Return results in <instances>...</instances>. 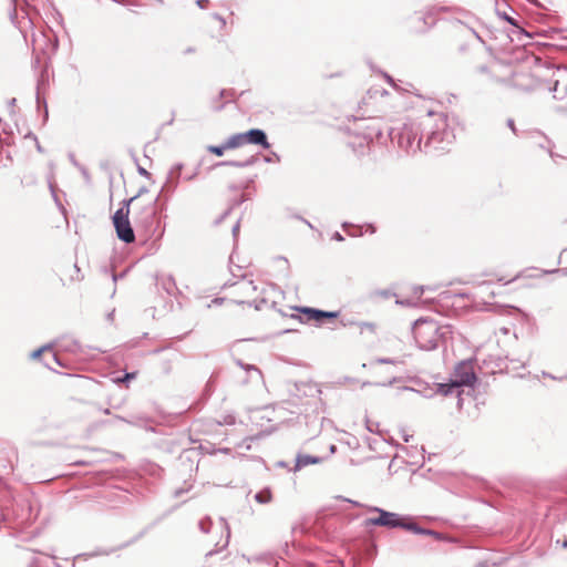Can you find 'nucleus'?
I'll return each instance as SVG.
<instances>
[{"mask_svg": "<svg viewBox=\"0 0 567 567\" xmlns=\"http://www.w3.org/2000/svg\"><path fill=\"white\" fill-rule=\"evenodd\" d=\"M239 227H240L239 221H237V223L234 225L233 230H231V231H233L234 237H237L238 231H239Z\"/></svg>", "mask_w": 567, "mask_h": 567, "instance_id": "e433bc0d", "label": "nucleus"}, {"mask_svg": "<svg viewBox=\"0 0 567 567\" xmlns=\"http://www.w3.org/2000/svg\"><path fill=\"white\" fill-rule=\"evenodd\" d=\"M196 175H197V172H195V173H193V174H189V175L185 176V179H186V181H193V179L196 177Z\"/></svg>", "mask_w": 567, "mask_h": 567, "instance_id": "a18cd8bd", "label": "nucleus"}, {"mask_svg": "<svg viewBox=\"0 0 567 567\" xmlns=\"http://www.w3.org/2000/svg\"><path fill=\"white\" fill-rule=\"evenodd\" d=\"M245 144V133L234 134L226 141V147H228L229 150L240 147Z\"/></svg>", "mask_w": 567, "mask_h": 567, "instance_id": "412c9836", "label": "nucleus"}, {"mask_svg": "<svg viewBox=\"0 0 567 567\" xmlns=\"http://www.w3.org/2000/svg\"><path fill=\"white\" fill-rule=\"evenodd\" d=\"M558 264L567 265V248L563 249V251L560 252ZM549 274H561L564 276H567V267L556 268V269H551V270H542L540 274L538 275V277L544 276V275H549Z\"/></svg>", "mask_w": 567, "mask_h": 567, "instance_id": "a211bd4d", "label": "nucleus"}, {"mask_svg": "<svg viewBox=\"0 0 567 567\" xmlns=\"http://www.w3.org/2000/svg\"><path fill=\"white\" fill-rule=\"evenodd\" d=\"M49 187H50L52 195L55 197L54 185L50 178H49Z\"/></svg>", "mask_w": 567, "mask_h": 567, "instance_id": "37998d69", "label": "nucleus"}, {"mask_svg": "<svg viewBox=\"0 0 567 567\" xmlns=\"http://www.w3.org/2000/svg\"><path fill=\"white\" fill-rule=\"evenodd\" d=\"M230 210H231V208L227 209V210L221 215V217L217 220V224H218V223H220L224 218H226V217L229 215Z\"/></svg>", "mask_w": 567, "mask_h": 567, "instance_id": "a19ab883", "label": "nucleus"}, {"mask_svg": "<svg viewBox=\"0 0 567 567\" xmlns=\"http://www.w3.org/2000/svg\"><path fill=\"white\" fill-rule=\"evenodd\" d=\"M307 318L308 321H323V310L303 307L299 309Z\"/></svg>", "mask_w": 567, "mask_h": 567, "instance_id": "dca6fc26", "label": "nucleus"}, {"mask_svg": "<svg viewBox=\"0 0 567 567\" xmlns=\"http://www.w3.org/2000/svg\"><path fill=\"white\" fill-rule=\"evenodd\" d=\"M272 498V495H271V491L270 488L266 487L261 491H259L256 495H255V499L256 502L260 503V504H268Z\"/></svg>", "mask_w": 567, "mask_h": 567, "instance_id": "4be33fe9", "label": "nucleus"}, {"mask_svg": "<svg viewBox=\"0 0 567 567\" xmlns=\"http://www.w3.org/2000/svg\"><path fill=\"white\" fill-rule=\"evenodd\" d=\"M113 315H114V312L112 311L111 313H109L107 318H109V319H112V318H113Z\"/></svg>", "mask_w": 567, "mask_h": 567, "instance_id": "680f3d73", "label": "nucleus"}, {"mask_svg": "<svg viewBox=\"0 0 567 567\" xmlns=\"http://www.w3.org/2000/svg\"><path fill=\"white\" fill-rule=\"evenodd\" d=\"M456 21L460 24H462V25H464L466 28V32L468 33L471 39L475 40L478 43L484 44V40L481 38L478 32L475 30V27H474V23H473L474 22V18L473 17H471L468 14H465L464 19H457Z\"/></svg>", "mask_w": 567, "mask_h": 567, "instance_id": "ddd939ff", "label": "nucleus"}, {"mask_svg": "<svg viewBox=\"0 0 567 567\" xmlns=\"http://www.w3.org/2000/svg\"><path fill=\"white\" fill-rule=\"evenodd\" d=\"M424 291V287L423 286H419V287H415L414 288V295L415 297L419 299L421 298L422 293Z\"/></svg>", "mask_w": 567, "mask_h": 567, "instance_id": "473e14b6", "label": "nucleus"}, {"mask_svg": "<svg viewBox=\"0 0 567 567\" xmlns=\"http://www.w3.org/2000/svg\"><path fill=\"white\" fill-rule=\"evenodd\" d=\"M223 105L215 106V110L219 111L221 110Z\"/></svg>", "mask_w": 567, "mask_h": 567, "instance_id": "0e129e2a", "label": "nucleus"}, {"mask_svg": "<svg viewBox=\"0 0 567 567\" xmlns=\"http://www.w3.org/2000/svg\"><path fill=\"white\" fill-rule=\"evenodd\" d=\"M403 529L412 532L414 534H419V535L432 536L436 539L442 538L440 533H437L433 529H427V528H423V527L419 526L416 523L412 522V519L410 517H408V519L405 520V525H404Z\"/></svg>", "mask_w": 567, "mask_h": 567, "instance_id": "f8f14e48", "label": "nucleus"}, {"mask_svg": "<svg viewBox=\"0 0 567 567\" xmlns=\"http://www.w3.org/2000/svg\"><path fill=\"white\" fill-rule=\"evenodd\" d=\"M507 126H508V127H509L514 133H516V127H515L514 120L508 118V120H507Z\"/></svg>", "mask_w": 567, "mask_h": 567, "instance_id": "c9c22d12", "label": "nucleus"}, {"mask_svg": "<svg viewBox=\"0 0 567 567\" xmlns=\"http://www.w3.org/2000/svg\"><path fill=\"white\" fill-rule=\"evenodd\" d=\"M214 18L217 19L218 22H220L223 25H225L226 21L221 16L216 13V14H214Z\"/></svg>", "mask_w": 567, "mask_h": 567, "instance_id": "58836bf2", "label": "nucleus"}, {"mask_svg": "<svg viewBox=\"0 0 567 567\" xmlns=\"http://www.w3.org/2000/svg\"><path fill=\"white\" fill-rule=\"evenodd\" d=\"M225 94H226V91H225V90H221V91L219 92V97H220V99H223V97L225 96Z\"/></svg>", "mask_w": 567, "mask_h": 567, "instance_id": "4d7b16f0", "label": "nucleus"}, {"mask_svg": "<svg viewBox=\"0 0 567 567\" xmlns=\"http://www.w3.org/2000/svg\"><path fill=\"white\" fill-rule=\"evenodd\" d=\"M225 287L235 288L233 295L239 297L238 299H236L237 303H248L249 306H254L255 309L257 310H260L262 308L261 306L266 303V300L264 298L260 299L259 301L246 300V298H250L254 295H256L258 288L252 280H246L244 275L241 276V279L239 281L226 282Z\"/></svg>", "mask_w": 567, "mask_h": 567, "instance_id": "423d86ee", "label": "nucleus"}, {"mask_svg": "<svg viewBox=\"0 0 567 567\" xmlns=\"http://www.w3.org/2000/svg\"><path fill=\"white\" fill-rule=\"evenodd\" d=\"M37 148H38L39 152H42V147L40 146L39 143H37Z\"/></svg>", "mask_w": 567, "mask_h": 567, "instance_id": "052dcab7", "label": "nucleus"}, {"mask_svg": "<svg viewBox=\"0 0 567 567\" xmlns=\"http://www.w3.org/2000/svg\"><path fill=\"white\" fill-rule=\"evenodd\" d=\"M113 280L116 281L117 280V276L116 275H113Z\"/></svg>", "mask_w": 567, "mask_h": 567, "instance_id": "338daca9", "label": "nucleus"}, {"mask_svg": "<svg viewBox=\"0 0 567 567\" xmlns=\"http://www.w3.org/2000/svg\"><path fill=\"white\" fill-rule=\"evenodd\" d=\"M322 462L321 457L312 456V455H306V454H298L296 457V465L295 471H298L307 465L310 464H319Z\"/></svg>", "mask_w": 567, "mask_h": 567, "instance_id": "2eb2a0df", "label": "nucleus"}, {"mask_svg": "<svg viewBox=\"0 0 567 567\" xmlns=\"http://www.w3.org/2000/svg\"><path fill=\"white\" fill-rule=\"evenodd\" d=\"M137 199V196H133L130 199H124L122 206L114 213L112 220L116 231V236L120 240L125 244L134 243L135 234L131 226L128 215L130 205Z\"/></svg>", "mask_w": 567, "mask_h": 567, "instance_id": "20e7f679", "label": "nucleus"}, {"mask_svg": "<svg viewBox=\"0 0 567 567\" xmlns=\"http://www.w3.org/2000/svg\"><path fill=\"white\" fill-rule=\"evenodd\" d=\"M369 512L378 513L377 517H369L364 520V527L382 526L386 528H404L406 516H402L398 513L388 512L381 507L371 506L368 508Z\"/></svg>", "mask_w": 567, "mask_h": 567, "instance_id": "39448f33", "label": "nucleus"}, {"mask_svg": "<svg viewBox=\"0 0 567 567\" xmlns=\"http://www.w3.org/2000/svg\"><path fill=\"white\" fill-rule=\"evenodd\" d=\"M158 285L162 287L163 290H165L168 295H174L175 291L177 290V287H176V282H175V279L173 278V276L168 275V276H163L159 280H158Z\"/></svg>", "mask_w": 567, "mask_h": 567, "instance_id": "f3484780", "label": "nucleus"}, {"mask_svg": "<svg viewBox=\"0 0 567 567\" xmlns=\"http://www.w3.org/2000/svg\"><path fill=\"white\" fill-rule=\"evenodd\" d=\"M218 550H209L207 554H206V557H209V556H213L214 554H216Z\"/></svg>", "mask_w": 567, "mask_h": 567, "instance_id": "5fc2aeb1", "label": "nucleus"}, {"mask_svg": "<svg viewBox=\"0 0 567 567\" xmlns=\"http://www.w3.org/2000/svg\"><path fill=\"white\" fill-rule=\"evenodd\" d=\"M187 489L178 488L175 491L174 496L179 497L183 493H185Z\"/></svg>", "mask_w": 567, "mask_h": 567, "instance_id": "ea45409f", "label": "nucleus"}, {"mask_svg": "<svg viewBox=\"0 0 567 567\" xmlns=\"http://www.w3.org/2000/svg\"><path fill=\"white\" fill-rule=\"evenodd\" d=\"M158 197L145 206H143L134 216V221L137 226L145 229L148 238L158 240L164 234V228L161 226V220L157 216L156 202Z\"/></svg>", "mask_w": 567, "mask_h": 567, "instance_id": "7ed1b4c3", "label": "nucleus"}, {"mask_svg": "<svg viewBox=\"0 0 567 567\" xmlns=\"http://www.w3.org/2000/svg\"><path fill=\"white\" fill-rule=\"evenodd\" d=\"M138 173L142 176H146V177L150 176V173L145 168H143V167H138Z\"/></svg>", "mask_w": 567, "mask_h": 567, "instance_id": "4c0bfd02", "label": "nucleus"}, {"mask_svg": "<svg viewBox=\"0 0 567 567\" xmlns=\"http://www.w3.org/2000/svg\"><path fill=\"white\" fill-rule=\"evenodd\" d=\"M478 70H480V72L485 73V72H487V66L482 65L478 68Z\"/></svg>", "mask_w": 567, "mask_h": 567, "instance_id": "3c124183", "label": "nucleus"}, {"mask_svg": "<svg viewBox=\"0 0 567 567\" xmlns=\"http://www.w3.org/2000/svg\"><path fill=\"white\" fill-rule=\"evenodd\" d=\"M245 140L246 144L260 145L265 150H268L270 147L267 134L261 128H251L245 132Z\"/></svg>", "mask_w": 567, "mask_h": 567, "instance_id": "9d476101", "label": "nucleus"}, {"mask_svg": "<svg viewBox=\"0 0 567 567\" xmlns=\"http://www.w3.org/2000/svg\"><path fill=\"white\" fill-rule=\"evenodd\" d=\"M38 91H40V83L38 84ZM37 103H38L39 107H40L41 103H43L44 109H47V103L44 100L43 101L41 100L40 92L37 93ZM45 115H48V110H45Z\"/></svg>", "mask_w": 567, "mask_h": 567, "instance_id": "c756f323", "label": "nucleus"}, {"mask_svg": "<svg viewBox=\"0 0 567 567\" xmlns=\"http://www.w3.org/2000/svg\"><path fill=\"white\" fill-rule=\"evenodd\" d=\"M256 156H250L245 161H224L218 163V166H233V167H248L255 164Z\"/></svg>", "mask_w": 567, "mask_h": 567, "instance_id": "aec40b11", "label": "nucleus"}, {"mask_svg": "<svg viewBox=\"0 0 567 567\" xmlns=\"http://www.w3.org/2000/svg\"><path fill=\"white\" fill-rule=\"evenodd\" d=\"M196 3L200 9H205L207 8L209 0H197Z\"/></svg>", "mask_w": 567, "mask_h": 567, "instance_id": "72a5a7b5", "label": "nucleus"}, {"mask_svg": "<svg viewBox=\"0 0 567 567\" xmlns=\"http://www.w3.org/2000/svg\"><path fill=\"white\" fill-rule=\"evenodd\" d=\"M504 18H505V20H506V21H508L511 24L516 25V22H515V20H514L513 18H511V17H508V16H506V14L504 16Z\"/></svg>", "mask_w": 567, "mask_h": 567, "instance_id": "c03bdc74", "label": "nucleus"}, {"mask_svg": "<svg viewBox=\"0 0 567 567\" xmlns=\"http://www.w3.org/2000/svg\"><path fill=\"white\" fill-rule=\"evenodd\" d=\"M274 157H275L277 161H279V156H278L276 153H274Z\"/></svg>", "mask_w": 567, "mask_h": 567, "instance_id": "69168bd1", "label": "nucleus"}, {"mask_svg": "<svg viewBox=\"0 0 567 567\" xmlns=\"http://www.w3.org/2000/svg\"><path fill=\"white\" fill-rule=\"evenodd\" d=\"M425 137L423 133L420 137H417V133H413L412 130L404 128L400 133L399 144L402 148H404L409 154H414L417 151H422V141Z\"/></svg>", "mask_w": 567, "mask_h": 567, "instance_id": "6e6552de", "label": "nucleus"}, {"mask_svg": "<svg viewBox=\"0 0 567 567\" xmlns=\"http://www.w3.org/2000/svg\"><path fill=\"white\" fill-rule=\"evenodd\" d=\"M199 529L203 532V533H208L209 529L212 528L213 526V522H212V518L210 517H205L203 518L202 520H199Z\"/></svg>", "mask_w": 567, "mask_h": 567, "instance_id": "a878e982", "label": "nucleus"}, {"mask_svg": "<svg viewBox=\"0 0 567 567\" xmlns=\"http://www.w3.org/2000/svg\"><path fill=\"white\" fill-rule=\"evenodd\" d=\"M332 239L337 240V241H343L344 238L343 236L339 233V231H336L333 235H332Z\"/></svg>", "mask_w": 567, "mask_h": 567, "instance_id": "f704fd0d", "label": "nucleus"}, {"mask_svg": "<svg viewBox=\"0 0 567 567\" xmlns=\"http://www.w3.org/2000/svg\"><path fill=\"white\" fill-rule=\"evenodd\" d=\"M379 136H381V130L373 128L372 132H370L365 135V138L372 141L374 137H379Z\"/></svg>", "mask_w": 567, "mask_h": 567, "instance_id": "c85d7f7f", "label": "nucleus"}, {"mask_svg": "<svg viewBox=\"0 0 567 567\" xmlns=\"http://www.w3.org/2000/svg\"><path fill=\"white\" fill-rule=\"evenodd\" d=\"M338 317V312L336 311H324L323 310V320L324 319H334Z\"/></svg>", "mask_w": 567, "mask_h": 567, "instance_id": "7c9ffc66", "label": "nucleus"}, {"mask_svg": "<svg viewBox=\"0 0 567 567\" xmlns=\"http://www.w3.org/2000/svg\"><path fill=\"white\" fill-rule=\"evenodd\" d=\"M352 227L349 223H343L342 228L348 231V228Z\"/></svg>", "mask_w": 567, "mask_h": 567, "instance_id": "603ef678", "label": "nucleus"}, {"mask_svg": "<svg viewBox=\"0 0 567 567\" xmlns=\"http://www.w3.org/2000/svg\"><path fill=\"white\" fill-rule=\"evenodd\" d=\"M234 423H235V416H233V415L225 416L224 422H223V424H229V425L234 424ZM218 424H221V422H218Z\"/></svg>", "mask_w": 567, "mask_h": 567, "instance_id": "2f4dec72", "label": "nucleus"}, {"mask_svg": "<svg viewBox=\"0 0 567 567\" xmlns=\"http://www.w3.org/2000/svg\"><path fill=\"white\" fill-rule=\"evenodd\" d=\"M380 295H381L382 297H384V298H389V297L391 296L390 291H388V290H383V291H381V292H380Z\"/></svg>", "mask_w": 567, "mask_h": 567, "instance_id": "49530a36", "label": "nucleus"}, {"mask_svg": "<svg viewBox=\"0 0 567 567\" xmlns=\"http://www.w3.org/2000/svg\"><path fill=\"white\" fill-rule=\"evenodd\" d=\"M512 85L523 91H529L535 87V81L529 73H515L512 79Z\"/></svg>", "mask_w": 567, "mask_h": 567, "instance_id": "9b49d317", "label": "nucleus"}, {"mask_svg": "<svg viewBox=\"0 0 567 567\" xmlns=\"http://www.w3.org/2000/svg\"><path fill=\"white\" fill-rule=\"evenodd\" d=\"M386 79H388L389 82H392L391 76L386 75Z\"/></svg>", "mask_w": 567, "mask_h": 567, "instance_id": "774afa93", "label": "nucleus"}, {"mask_svg": "<svg viewBox=\"0 0 567 567\" xmlns=\"http://www.w3.org/2000/svg\"><path fill=\"white\" fill-rule=\"evenodd\" d=\"M183 169V164H175L168 172L166 181L162 186V193L172 194L178 186L181 174Z\"/></svg>", "mask_w": 567, "mask_h": 567, "instance_id": "1a4fd4ad", "label": "nucleus"}, {"mask_svg": "<svg viewBox=\"0 0 567 567\" xmlns=\"http://www.w3.org/2000/svg\"><path fill=\"white\" fill-rule=\"evenodd\" d=\"M226 150H229L226 147V142L221 145H210L207 147V151L216 156H223Z\"/></svg>", "mask_w": 567, "mask_h": 567, "instance_id": "b1692460", "label": "nucleus"}, {"mask_svg": "<svg viewBox=\"0 0 567 567\" xmlns=\"http://www.w3.org/2000/svg\"><path fill=\"white\" fill-rule=\"evenodd\" d=\"M424 142V152L445 151L456 138L458 122L455 116L442 112L427 111L421 122Z\"/></svg>", "mask_w": 567, "mask_h": 567, "instance_id": "f257e3e1", "label": "nucleus"}, {"mask_svg": "<svg viewBox=\"0 0 567 567\" xmlns=\"http://www.w3.org/2000/svg\"><path fill=\"white\" fill-rule=\"evenodd\" d=\"M367 429H368L370 432H372V431H373V425L368 424V425H367Z\"/></svg>", "mask_w": 567, "mask_h": 567, "instance_id": "13d9d810", "label": "nucleus"}, {"mask_svg": "<svg viewBox=\"0 0 567 567\" xmlns=\"http://www.w3.org/2000/svg\"><path fill=\"white\" fill-rule=\"evenodd\" d=\"M214 384H215V375L213 374L209 380L207 381L205 385V393L207 395H210L214 391Z\"/></svg>", "mask_w": 567, "mask_h": 567, "instance_id": "bb28decb", "label": "nucleus"}, {"mask_svg": "<svg viewBox=\"0 0 567 567\" xmlns=\"http://www.w3.org/2000/svg\"><path fill=\"white\" fill-rule=\"evenodd\" d=\"M561 547H563V548H567V539H564V540L561 542Z\"/></svg>", "mask_w": 567, "mask_h": 567, "instance_id": "6e6d98bb", "label": "nucleus"}, {"mask_svg": "<svg viewBox=\"0 0 567 567\" xmlns=\"http://www.w3.org/2000/svg\"><path fill=\"white\" fill-rule=\"evenodd\" d=\"M49 346H43L42 348L38 349V350H34L32 353H31V358L32 359H38L44 351L49 350Z\"/></svg>", "mask_w": 567, "mask_h": 567, "instance_id": "cd10ccee", "label": "nucleus"}, {"mask_svg": "<svg viewBox=\"0 0 567 567\" xmlns=\"http://www.w3.org/2000/svg\"><path fill=\"white\" fill-rule=\"evenodd\" d=\"M437 393H440L444 396L452 395L455 393L458 396V405H461V401H462L460 399L461 389L453 378L451 379V381L449 383H439L437 384Z\"/></svg>", "mask_w": 567, "mask_h": 567, "instance_id": "4468645a", "label": "nucleus"}, {"mask_svg": "<svg viewBox=\"0 0 567 567\" xmlns=\"http://www.w3.org/2000/svg\"><path fill=\"white\" fill-rule=\"evenodd\" d=\"M146 192H147V189L145 187H142L135 196H137V198H138L142 194H144Z\"/></svg>", "mask_w": 567, "mask_h": 567, "instance_id": "09e8293b", "label": "nucleus"}, {"mask_svg": "<svg viewBox=\"0 0 567 567\" xmlns=\"http://www.w3.org/2000/svg\"><path fill=\"white\" fill-rule=\"evenodd\" d=\"M236 364L243 368L250 375L251 380L261 379V372L256 365L246 364L241 360H236Z\"/></svg>", "mask_w": 567, "mask_h": 567, "instance_id": "6ab92c4d", "label": "nucleus"}, {"mask_svg": "<svg viewBox=\"0 0 567 567\" xmlns=\"http://www.w3.org/2000/svg\"><path fill=\"white\" fill-rule=\"evenodd\" d=\"M369 227H370V228H369V231H371V233H374V231H375V229H374V227H373V226H371V225H370Z\"/></svg>", "mask_w": 567, "mask_h": 567, "instance_id": "bf43d9fd", "label": "nucleus"}, {"mask_svg": "<svg viewBox=\"0 0 567 567\" xmlns=\"http://www.w3.org/2000/svg\"><path fill=\"white\" fill-rule=\"evenodd\" d=\"M378 364H402L404 363L403 359H394V358H378L375 360Z\"/></svg>", "mask_w": 567, "mask_h": 567, "instance_id": "393cba45", "label": "nucleus"}, {"mask_svg": "<svg viewBox=\"0 0 567 567\" xmlns=\"http://www.w3.org/2000/svg\"><path fill=\"white\" fill-rule=\"evenodd\" d=\"M265 162L271 163V162H274V158L271 156H266Z\"/></svg>", "mask_w": 567, "mask_h": 567, "instance_id": "864d4df0", "label": "nucleus"}, {"mask_svg": "<svg viewBox=\"0 0 567 567\" xmlns=\"http://www.w3.org/2000/svg\"><path fill=\"white\" fill-rule=\"evenodd\" d=\"M220 528H221L223 532L226 533V535H225L224 542L221 544H220V542H217L216 546L220 545V549H223V548L228 546L229 537H230L229 527H228V525H227V523H226V520L224 518H220Z\"/></svg>", "mask_w": 567, "mask_h": 567, "instance_id": "5701e85b", "label": "nucleus"}, {"mask_svg": "<svg viewBox=\"0 0 567 567\" xmlns=\"http://www.w3.org/2000/svg\"><path fill=\"white\" fill-rule=\"evenodd\" d=\"M244 202V198H240L238 202H236V205H239Z\"/></svg>", "mask_w": 567, "mask_h": 567, "instance_id": "e2e57ef3", "label": "nucleus"}, {"mask_svg": "<svg viewBox=\"0 0 567 567\" xmlns=\"http://www.w3.org/2000/svg\"><path fill=\"white\" fill-rule=\"evenodd\" d=\"M116 419H117V420H121V421H124V422H126V423H128V424H136V422H135V421H133V420H126V419H124V417H122V416H116Z\"/></svg>", "mask_w": 567, "mask_h": 567, "instance_id": "79ce46f5", "label": "nucleus"}, {"mask_svg": "<svg viewBox=\"0 0 567 567\" xmlns=\"http://www.w3.org/2000/svg\"><path fill=\"white\" fill-rule=\"evenodd\" d=\"M452 333L449 324L440 326L432 319H419L413 326V336L417 347L421 350H434L440 340H445Z\"/></svg>", "mask_w": 567, "mask_h": 567, "instance_id": "f03ea898", "label": "nucleus"}, {"mask_svg": "<svg viewBox=\"0 0 567 567\" xmlns=\"http://www.w3.org/2000/svg\"><path fill=\"white\" fill-rule=\"evenodd\" d=\"M329 450H330V453H332V454H333V453H336V451H337V446H336L334 444H331V445H330V447H329Z\"/></svg>", "mask_w": 567, "mask_h": 567, "instance_id": "8fccbe9b", "label": "nucleus"}, {"mask_svg": "<svg viewBox=\"0 0 567 567\" xmlns=\"http://www.w3.org/2000/svg\"><path fill=\"white\" fill-rule=\"evenodd\" d=\"M452 378L455 380L460 389L462 386L472 388L477 380L473 365L466 361L456 365Z\"/></svg>", "mask_w": 567, "mask_h": 567, "instance_id": "0eeeda50", "label": "nucleus"}, {"mask_svg": "<svg viewBox=\"0 0 567 567\" xmlns=\"http://www.w3.org/2000/svg\"><path fill=\"white\" fill-rule=\"evenodd\" d=\"M52 358L54 359V361L59 364V365H63L59 359V357L55 354V353H52Z\"/></svg>", "mask_w": 567, "mask_h": 567, "instance_id": "de8ad7c7", "label": "nucleus"}]
</instances>
